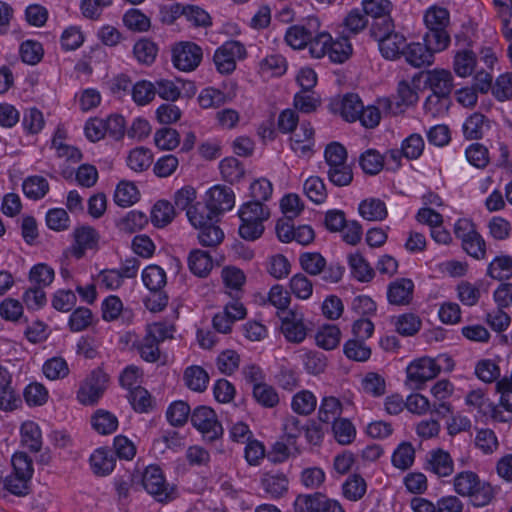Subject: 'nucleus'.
Segmentation results:
<instances>
[{"instance_id": "1", "label": "nucleus", "mask_w": 512, "mask_h": 512, "mask_svg": "<svg viewBox=\"0 0 512 512\" xmlns=\"http://www.w3.org/2000/svg\"><path fill=\"white\" fill-rule=\"evenodd\" d=\"M454 489L457 494L469 497L475 507L488 505L495 496L494 488L472 471H463L454 477Z\"/></svg>"}, {"instance_id": "2", "label": "nucleus", "mask_w": 512, "mask_h": 512, "mask_svg": "<svg viewBox=\"0 0 512 512\" xmlns=\"http://www.w3.org/2000/svg\"><path fill=\"white\" fill-rule=\"evenodd\" d=\"M424 22L427 28L423 40L436 51L445 50L450 44V34L447 27L450 23V13L446 8L430 7L425 15Z\"/></svg>"}, {"instance_id": "3", "label": "nucleus", "mask_w": 512, "mask_h": 512, "mask_svg": "<svg viewBox=\"0 0 512 512\" xmlns=\"http://www.w3.org/2000/svg\"><path fill=\"white\" fill-rule=\"evenodd\" d=\"M172 63L183 72L194 71L203 58L202 48L194 42L182 41L172 47Z\"/></svg>"}, {"instance_id": "4", "label": "nucleus", "mask_w": 512, "mask_h": 512, "mask_svg": "<svg viewBox=\"0 0 512 512\" xmlns=\"http://www.w3.org/2000/svg\"><path fill=\"white\" fill-rule=\"evenodd\" d=\"M441 367L434 359L423 357L410 363L406 369L407 382L413 389H421L427 381L437 377Z\"/></svg>"}, {"instance_id": "5", "label": "nucleus", "mask_w": 512, "mask_h": 512, "mask_svg": "<svg viewBox=\"0 0 512 512\" xmlns=\"http://www.w3.org/2000/svg\"><path fill=\"white\" fill-rule=\"evenodd\" d=\"M191 422L209 441L216 440L223 434V428L216 413L209 407H197L191 414Z\"/></svg>"}, {"instance_id": "6", "label": "nucleus", "mask_w": 512, "mask_h": 512, "mask_svg": "<svg viewBox=\"0 0 512 512\" xmlns=\"http://www.w3.org/2000/svg\"><path fill=\"white\" fill-rule=\"evenodd\" d=\"M245 48L238 41H228L219 47L213 57L216 69L221 74H229L236 68V58L245 56Z\"/></svg>"}, {"instance_id": "7", "label": "nucleus", "mask_w": 512, "mask_h": 512, "mask_svg": "<svg viewBox=\"0 0 512 512\" xmlns=\"http://www.w3.org/2000/svg\"><path fill=\"white\" fill-rule=\"evenodd\" d=\"M142 484L144 489L157 501L165 502L170 499L171 492L160 467L148 466L143 473Z\"/></svg>"}, {"instance_id": "8", "label": "nucleus", "mask_w": 512, "mask_h": 512, "mask_svg": "<svg viewBox=\"0 0 512 512\" xmlns=\"http://www.w3.org/2000/svg\"><path fill=\"white\" fill-rule=\"evenodd\" d=\"M107 377L100 371H94L83 382L78 391V400L85 405L96 403L106 389Z\"/></svg>"}, {"instance_id": "9", "label": "nucleus", "mask_w": 512, "mask_h": 512, "mask_svg": "<svg viewBox=\"0 0 512 512\" xmlns=\"http://www.w3.org/2000/svg\"><path fill=\"white\" fill-rule=\"evenodd\" d=\"M320 22L313 17L307 20L306 25H293L285 33L286 43L293 49H303L308 45L312 35L319 30Z\"/></svg>"}, {"instance_id": "10", "label": "nucleus", "mask_w": 512, "mask_h": 512, "mask_svg": "<svg viewBox=\"0 0 512 512\" xmlns=\"http://www.w3.org/2000/svg\"><path fill=\"white\" fill-rule=\"evenodd\" d=\"M418 101L417 92L406 82L398 85V96L395 100L383 98L378 101L379 106L386 112L397 115L404 111V107L413 105Z\"/></svg>"}, {"instance_id": "11", "label": "nucleus", "mask_w": 512, "mask_h": 512, "mask_svg": "<svg viewBox=\"0 0 512 512\" xmlns=\"http://www.w3.org/2000/svg\"><path fill=\"white\" fill-rule=\"evenodd\" d=\"M330 110L339 114L348 122H354L362 111V101L357 94L348 93L342 97L334 98L329 104Z\"/></svg>"}, {"instance_id": "12", "label": "nucleus", "mask_w": 512, "mask_h": 512, "mask_svg": "<svg viewBox=\"0 0 512 512\" xmlns=\"http://www.w3.org/2000/svg\"><path fill=\"white\" fill-rule=\"evenodd\" d=\"M206 204L217 216L234 207L235 195L230 187L216 185L207 192Z\"/></svg>"}, {"instance_id": "13", "label": "nucleus", "mask_w": 512, "mask_h": 512, "mask_svg": "<svg viewBox=\"0 0 512 512\" xmlns=\"http://www.w3.org/2000/svg\"><path fill=\"white\" fill-rule=\"evenodd\" d=\"M280 318L282 320V332L288 341L300 343L305 339L306 327L301 313L293 310L284 311Z\"/></svg>"}, {"instance_id": "14", "label": "nucleus", "mask_w": 512, "mask_h": 512, "mask_svg": "<svg viewBox=\"0 0 512 512\" xmlns=\"http://www.w3.org/2000/svg\"><path fill=\"white\" fill-rule=\"evenodd\" d=\"M437 51L432 49L429 43H411L406 45L404 56L406 61L414 67L429 66L433 63L434 53Z\"/></svg>"}, {"instance_id": "15", "label": "nucleus", "mask_w": 512, "mask_h": 512, "mask_svg": "<svg viewBox=\"0 0 512 512\" xmlns=\"http://www.w3.org/2000/svg\"><path fill=\"white\" fill-rule=\"evenodd\" d=\"M425 468L438 477H447L453 473L454 462L448 452L442 449L432 450L427 456Z\"/></svg>"}, {"instance_id": "16", "label": "nucleus", "mask_w": 512, "mask_h": 512, "mask_svg": "<svg viewBox=\"0 0 512 512\" xmlns=\"http://www.w3.org/2000/svg\"><path fill=\"white\" fill-rule=\"evenodd\" d=\"M414 284L412 280L401 278L388 286L387 298L393 305H408L413 297Z\"/></svg>"}, {"instance_id": "17", "label": "nucleus", "mask_w": 512, "mask_h": 512, "mask_svg": "<svg viewBox=\"0 0 512 512\" xmlns=\"http://www.w3.org/2000/svg\"><path fill=\"white\" fill-rule=\"evenodd\" d=\"M426 85L431 94L450 96L453 89V76L448 70L434 69L427 72Z\"/></svg>"}, {"instance_id": "18", "label": "nucleus", "mask_w": 512, "mask_h": 512, "mask_svg": "<svg viewBox=\"0 0 512 512\" xmlns=\"http://www.w3.org/2000/svg\"><path fill=\"white\" fill-rule=\"evenodd\" d=\"M378 44L381 54L386 59L393 60L404 54L406 39L403 35L394 32L378 41Z\"/></svg>"}, {"instance_id": "19", "label": "nucleus", "mask_w": 512, "mask_h": 512, "mask_svg": "<svg viewBox=\"0 0 512 512\" xmlns=\"http://www.w3.org/2000/svg\"><path fill=\"white\" fill-rule=\"evenodd\" d=\"M75 245L73 255L81 258L87 249H93L98 242V235L95 229L91 227H82L75 231Z\"/></svg>"}, {"instance_id": "20", "label": "nucleus", "mask_w": 512, "mask_h": 512, "mask_svg": "<svg viewBox=\"0 0 512 512\" xmlns=\"http://www.w3.org/2000/svg\"><path fill=\"white\" fill-rule=\"evenodd\" d=\"M188 266L194 275L206 277L213 268V262L208 252L196 249L189 254Z\"/></svg>"}, {"instance_id": "21", "label": "nucleus", "mask_w": 512, "mask_h": 512, "mask_svg": "<svg viewBox=\"0 0 512 512\" xmlns=\"http://www.w3.org/2000/svg\"><path fill=\"white\" fill-rule=\"evenodd\" d=\"M21 443L31 452H39L42 447V434L39 426L33 421L24 422L20 429Z\"/></svg>"}, {"instance_id": "22", "label": "nucleus", "mask_w": 512, "mask_h": 512, "mask_svg": "<svg viewBox=\"0 0 512 512\" xmlns=\"http://www.w3.org/2000/svg\"><path fill=\"white\" fill-rule=\"evenodd\" d=\"M239 217L241 221L260 222L263 224L270 217L269 209L261 202L250 201L241 206L239 209Z\"/></svg>"}, {"instance_id": "23", "label": "nucleus", "mask_w": 512, "mask_h": 512, "mask_svg": "<svg viewBox=\"0 0 512 512\" xmlns=\"http://www.w3.org/2000/svg\"><path fill=\"white\" fill-rule=\"evenodd\" d=\"M186 214L196 229L218 221V216L208 208V205L199 202L190 207Z\"/></svg>"}, {"instance_id": "24", "label": "nucleus", "mask_w": 512, "mask_h": 512, "mask_svg": "<svg viewBox=\"0 0 512 512\" xmlns=\"http://www.w3.org/2000/svg\"><path fill=\"white\" fill-rule=\"evenodd\" d=\"M90 464L95 474L105 476L113 471L115 458L111 451L98 449L91 455Z\"/></svg>"}, {"instance_id": "25", "label": "nucleus", "mask_w": 512, "mask_h": 512, "mask_svg": "<svg viewBox=\"0 0 512 512\" xmlns=\"http://www.w3.org/2000/svg\"><path fill=\"white\" fill-rule=\"evenodd\" d=\"M359 213L369 221H382L388 214L386 204L376 198L363 200L359 205Z\"/></svg>"}, {"instance_id": "26", "label": "nucleus", "mask_w": 512, "mask_h": 512, "mask_svg": "<svg viewBox=\"0 0 512 512\" xmlns=\"http://www.w3.org/2000/svg\"><path fill=\"white\" fill-rule=\"evenodd\" d=\"M326 496L316 492L313 494H300L294 501L295 512H321L325 505Z\"/></svg>"}, {"instance_id": "27", "label": "nucleus", "mask_w": 512, "mask_h": 512, "mask_svg": "<svg viewBox=\"0 0 512 512\" xmlns=\"http://www.w3.org/2000/svg\"><path fill=\"white\" fill-rule=\"evenodd\" d=\"M91 425L99 434L108 435L117 429L118 419L111 412L99 409L92 415Z\"/></svg>"}, {"instance_id": "28", "label": "nucleus", "mask_w": 512, "mask_h": 512, "mask_svg": "<svg viewBox=\"0 0 512 512\" xmlns=\"http://www.w3.org/2000/svg\"><path fill=\"white\" fill-rule=\"evenodd\" d=\"M174 217V206L166 200L156 202L151 210V222L157 228L167 226L172 222Z\"/></svg>"}, {"instance_id": "29", "label": "nucleus", "mask_w": 512, "mask_h": 512, "mask_svg": "<svg viewBox=\"0 0 512 512\" xmlns=\"http://www.w3.org/2000/svg\"><path fill=\"white\" fill-rule=\"evenodd\" d=\"M261 483L271 498H280L288 491L289 481L284 474H267L262 478Z\"/></svg>"}, {"instance_id": "30", "label": "nucleus", "mask_w": 512, "mask_h": 512, "mask_svg": "<svg viewBox=\"0 0 512 512\" xmlns=\"http://www.w3.org/2000/svg\"><path fill=\"white\" fill-rule=\"evenodd\" d=\"M26 197L32 200L42 199L49 191V183L42 176H30L22 184Z\"/></svg>"}, {"instance_id": "31", "label": "nucleus", "mask_w": 512, "mask_h": 512, "mask_svg": "<svg viewBox=\"0 0 512 512\" xmlns=\"http://www.w3.org/2000/svg\"><path fill=\"white\" fill-rule=\"evenodd\" d=\"M451 105V97L438 94H430L424 103V111L431 117H444Z\"/></svg>"}, {"instance_id": "32", "label": "nucleus", "mask_w": 512, "mask_h": 512, "mask_svg": "<svg viewBox=\"0 0 512 512\" xmlns=\"http://www.w3.org/2000/svg\"><path fill=\"white\" fill-rule=\"evenodd\" d=\"M184 380L189 389L203 392L207 388L209 376L202 367L191 366L185 370Z\"/></svg>"}, {"instance_id": "33", "label": "nucleus", "mask_w": 512, "mask_h": 512, "mask_svg": "<svg viewBox=\"0 0 512 512\" xmlns=\"http://www.w3.org/2000/svg\"><path fill=\"white\" fill-rule=\"evenodd\" d=\"M142 281L151 292H158L166 285V273L161 267L150 265L143 270Z\"/></svg>"}, {"instance_id": "34", "label": "nucleus", "mask_w": 512, "mask_h": 512, "mask_svg": "<svg viewBox=\"0 0 512 512\" xmlns=\"http://www.w3.org/2000/svg\"><path fill=\"white\" fill-rule=\"evenodd\" d=\"M340 336V329L336 325H325L318 330L315 340L319 347L325 350H332L338 346Z\"/></svg>"}, {"instance_id": "35", "label": "nucleus", "mask_w": 512, "mask_h": 512, "mask_svg": "<svg viewBox=\"0 0 512 512\" xmlns=\"http://www.w3.org/2000/svg\"><path fill=\"white\" fill-rule=\"evenodd\" d=\"M352 275L361 282H368L374 277V270L359 253L351 254L348 257Z\"/></svg>"}, {"instance_id": "36", "label": "nucleus", "mask_w": 512, "mask_h": 512, "mask_svg": "<svg viewBox=\"0 0 512 512\" xmlns=\"http://www.w3.org/2000/svg\"><path fill=\"white\" fill-rule=\"evenodd\" d=\"M342 413V404L341 402L333 397H325L323 398L319 411L318 418L323 423L335 422L339 418Z\"/></svg>"}, {"instance_id": "37", "label": "nucleus", "mask_w": 512, "mask_h": 512, "mask_svg": "<svg viewBox=\"0 0 512 512\" xmlns=\"http://www.w3.org/2000/svg\"><path fill=\"white\" fill-rule=\"evenodd\" d=\"M153 155L148 148L137 147L130 151L127 157V165L135 172L147 170L152 163Z\"/></svg>"}, {"instance_id": "38", "label": "nucleus", "mask_w": 512, "mask_h": 512, "mask_svg": "<svg viewBox=\"0 0 512 512\" xmlns=\"http://www.w3.org/2000/svg\"><path fill=\"white\" fill-rule=\"evenodd\" d=\"M253 397L258 404L265 408H273L279 403L276 390L266 383H256L253 386Z\"/></svg>"}, {"instance_id": "39", "label": "nucleus", "mask_w": 512, "mask_h": 512, "mask_svg": "<svg viewBox=\"0 0 512 512\" xmlns=\"http://www.w3.org/2000/svg\"><path fill=\"white\" fill-rule=\"evenodd\" d=\"M489 127L483 114L474 113L467 118L463 125V133L467 139H480L484 135L485 129Z\"/></svg>"}, {"instance_id": "40", "label": "nucleus", "mask_w": 512, "mask_h": 512, "mask_svg": "<svg viewBox=\"0 0 512 512\" xmlns=\"http://www.w3.org/2000/svg\"><path fill=\"white\" fill-rule=\"evenodd\" d=\"M352 54V45L348 36L343 35L332 41L329 46L328 55L331 61L335 63L345 62Z\"/></svg>"}, {"instance_id": "41", "label": "nucleus", "mask_w": 512, "mask_h": 512, "mask_svg": "<svg viewBox=\"0 0 512 512\" xmlns=\"http://www.w3.org/2000/svg\"><path fill=\"white\" fill-rule=\"evenodd\" d=\"M306 196L314 203L321 204L327 198V190L323 180L318 176L309 177L303 185Z\"/></svg>"}, {"instance_id": "42", "label": "nucleus", "mask_w": 512, "mask_h": 512, "mask_svg": "<svg viewBox=\"0 0 512 512\" xmlns=\"http://www.w3.org/2000/svg\"><path fill=\"white\" fill-rule=\"evenodd\" d=\"M415 459V449L409 442H402L392 455V464L401 470L412 466Z\"/></svg>"}, {"instance_id": "43", "label": "nucleus", "mask_w": 512, "mask_h": 512, "mask_svg": "<svg viewBox=\"0 0 512 512\" xmlns=\"http://www.w3.org/2000/svg\"><path fill=\"white\" fill-rule=\"evenodd\" d=\"M154 143L161 150H173L180 144V135L173 128L163 127L155 132Z\"/></svg>"}, {"instance_id": "44", "label": "nucleus", "mask_w": 512, "mask_h": 512, "mask_svg": "<svg viewBox=\"0 0 512 512\" xmlns=\"http://www.w3.org/2000/svg\"><path fill=\"white\" fill-rule=\"evenodd\" d=\"M133 53L140 63L150 65L156 59L158 48L153 41L144 38L135 43Z\"/></svg>"}, {"instance_id": "45", "label": "nucleus", "mask_w": 512, "mask_h": 512, "mask_svg": "<svg viewBox=\"0 0 512 512\" xmlns=\"http://www.w3.org/2000/svg\"><path fill=\"white\" fill-rule=\"evenodd\" d=\"M138 200V189L130 182L122 181L116 187L114 201L118 206L128 207Z\"/></svg>"}, {"instance_id": "46", "label": "nucleus", "mask_w": 512, "mask_h": 512, "mask_svg": "<svg viewBox=\"0 0 512 512\" xmlns=\"http://www.w3.org/2000/svg\"><path fill=\"white\" fill-rule=\"evenodd\" d=\"M366 489L367 485L364 478L358 474L349 476L343 484V494L351 501L361 499L365 495Z\"/></svg>"}, {"instance_id": "47", "label": "nucleus", "mask_w": 512, "mask_h": 512, "mask_svg": "<svg viewBox=\"0 0 512 512\" xmlns=\"http://www.w3.org/2000/svg\"><path fill=\"white\" fill-rule=\"evenodd\" d=\"M487 274L493 279L503 280L512 276V257H496L488 266Z\"/></svg>"}, {"instance_id": "48", "label": "nucleus", "mask_w": 512, "mask_h": 512, "mask_svg": "<svg viewBox=\"0 0 512 512\" xmlns=\"http://www.w3.org/2000/svg\"><path fill=\"white\" fill-rule=\"evenodd\" d=\"M476 65L475 54L470 50H462L456 53L454 57V71L461 77L472 74Z\"/></svg>"}, {"instance_id": "49", "label": "nucleus", "mask_w": 512, "mask_h": 512, "mask_svg": "<svg viewBox=\"0 0 512 512\" xmlns=\"http://www.w3.org/2000/svg\"><path fill=\"white\" fill-rule=\"evenodd\" d=\"M420 318L412 313H405L397 317L395 322L396 331L402 336H413L421 328Z\"/></svg>"}, {"instance_id": "50", "label": "nucleus", "mask_w": 512, "mask_h": 512, "mask_svg": "<svg viewBox=\"0 0 512 512\" xmlns=\"http://www.w3.org/2000/svg\"><path fill=\"white\" fill-rule=\"evenodd\" d=\"M359 164L366 174L375 175L382 170L384 157L378 151L369 149L361 155Z\"/></svg>"}, {"instance_id": "51", "label": "nucleus", "mask_w": 512, "mask_h": 512, "mask_svg": "<svg viewBox=\"0 0 512 512\" xmlns=\"http://www.w3.org/2000/svg\"><path fill=\"white\" fill-rule=\"evenodd\" d=\"M332 429L335 439L342 445H348L355 439L356 429L351 421L346 418L335 421Z\"/></svg>"}, {"instance_id": "52", "label": "nucleus", "mask_w": 512, "mask_h": 512, "mask_svg": "<svg viewBox=\"0 0 512 512\" xmlns=\"http://www.w3.org/2000/svg\"><path fill=\"white\" fill-rule=\"evenodd\" d=\"M344 354L351 360L364 362L371 356V349L364 341L350 339L344 345Z\"/></svg>"}, {"instance_id": "53", "label": "nucleus", "mask_w": 512, "mask_h": 512, "mask_svg": "<svg viewBox=\"0 0 512 512\" xmlns=\"http://www.w3.org/2000/svg\"><path fill=\"white\" fill-rule=\"evenodd\" d=\"M316 397L310 391L298 392L292 399V409L301 415H309L315 410Z\"/></svg>"}, {"instance_id": "54", "label": "nucleus", "mask_w": 512, "mask_h": 512, "mask_svg": "<svg viewBox=\"0 0 512 512\" xmlns=\"http://www.w3.org/2000/svg\"><path fill=\"white\" fill-rule=\"evenodd\" d=\"M155 95L166 101L174 102L181 96V88L179 83L169 79H159L155 83Z\"/></svg>"}, {"instance_id": "55", "label": "nucleus", "mask_w": 512, "mask_h": 512, "mask_svg": "<svg viewBox=\"0 0 512 512\" xmlns=\"http://www.w3.org/2000/svg\"><path fill=\"white\" fill-rule=\"evenodd\" d=\"M123 22L128 29L138 32L147 31L151 26L150 19L138 9L128 10L123 16Z\"/></svg>"}, {"instance_id": "56", "label": "nucleus", "mask_w": 512, "mask_h": 512, "mask_svg": "<svg viewBox=\"0 0 512 512\" xmlns=\"http://www.w3.org/2000/svg\"><path fill=\"white\" fill-rule=\"evenodd\" d=\"M54 275V270L48 265L37 264L31 268L29 279L33 286L44 289L53 282Z\"/></svg>"}, {"instance_id": "57", "label": "nucleus", "mask_w": 512, "mask_h": 512, "mask_svg": "<svg viewBox=\"0 0 512 512\" xmlns=\"http://www.w3.org/2000/svg\"><path fill=\"white\" fill-rule=\"evenodd\" d=\"M43 373L50 380L63 379L69 374V367L62 357H53L44 363Z\"/></svg>"}, {"instance_id": "58", "label": "nucleus", "mask_w": 512, "mask_h": 512, "mask_svg": "<svg viewBox=\"0 0 512 512\" xmlns=\"http://www.w3.org/2000/svg\"><path fill=\"white\" fill-rule=\"evenodd\" d=\"M302 269L310 275L320 274L326 266L325 258L318 252H307L300 256Z\"/></svg>"}, {"instance_id": "59", "label": "nucleus", "mask_w": 512, "mask_h": 512, "mask_svg": "<svg viewBox=\"0 0 512 512\" xmlns=\"http://www.w3.org/2000/svg\"><path fill=\"white\" fill-rule=\"evenodd\" d=\"M155 97V85L154 83L141 80L138 81L132 87V98L138 105H146L150 103Z\"/></svg>"}, {"instance_id": "60", "label": "nucleus", "mask_w": 512, "mask_h": 512, "mask_svg": "<svg viewBox=\"0 0 512 512\" xmlns=\"http://www.w3.org/2000/svg\"><path fill=\"white\" fill-rule=\"evenodd\" d=\"M215 223L216 222H213L198 228V239L201 245L214 247L222 242L224 233L217 225H215Z\"/></svg>"}, {"instance_id": "61", "label": "nucleus", "mask_w": 512, "mask_h": 512, "mask_svg": "<svg viewBox=\"0 0 512 512\" xmlns=\"http://www.w3.org/2000/svg\"><path fill=\"white\" fill-rule=\"evenodd\" d=\"M320 103V98L311 90H302L294 97L295 108L303 113L314 112Z\"/></svg>"}, {"instance_id": "62", "label": "nucleus", "mask_w": 512, "mask_h": 512, "mask_svg": "<svg viewBox=\"0 0 512 512\" xmlns=\"http://www.w3.org/2000/svg\"><path fill=\"white\" fill-rule=\"evenodd\" d=\"M198 102L203 109L218 108L225 104L226 96L220 90L209 87L201 91Z\"/></svg>"}, {"instance_id": "63", "label": "nucleus", "mask_w": 512, "mask_h": 512, "mask_svg": "<svg viewBox=\"0 0 512 512\" xmlns=\"http://www.w3.org/2000/svg\"><path fill=\"white\" fill-rule=\"evenodd\" d=\"M128 400L134 410L141 413L147 412L152 404L149 392L141 386H135L129 391Z\"/></svg>"}, {"instance_id": "64", "label": "nucleus", "mask_w": 512, "mask_h": 512, "mask_svg": "<svg viewBox=\"0 0 512 512\" xmlns=\"http://www.w3.org/2000/svg\"><path fill=\"white\" fill-rule=\"evenodd\" d=\"M492 93L499 101L512 99V73L500 75L492 86Z\"/></svg>"}]
</instances>
